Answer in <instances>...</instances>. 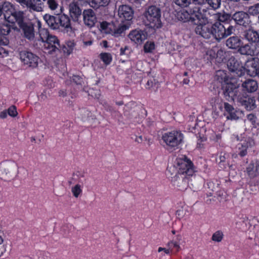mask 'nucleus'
Returning a JSON list of instances; mask_svg holds the SVG:
<instances>
[{"instance_id": "nucleus-1", "label": "nucleus", "mask_w": 259, "mask_h": 259, "mask_svg": "<svg viewBox=\"0 0 259 259\" xmlns=\"http://www.w3.org/2000/svg\"><path fill=\"white\" fill-rule=\"evenodd\" d=\"M222 89L227 100L232 101L236 100L237 102L247 110H252L256 108L255 98L240 95L237 85L232 83H227L223 85Z\"/></svg>"}, {"instance_id": "nucleus-2", "label": "nucleus", "mask_w": 259, "mask_h": 259, "mask_svg": "<svg viewBox=\"0 0 259 259\" xmlns=\"http://www.w3.org/2000/svg\"><path fill=\"white\" fill-rule=\"evenodd\" d=\"M38 27L40 28V26ZM39 40L44 44V50L46 53L53 54L61 49V47L58 38L56 36L50 34L47 29H39Z\"/></svg>"}, {"instance_id": "nucleus-3", "label": "nucleus", "mask_w": 259, "mask_h": 259, "mask_svg": "<svg viewBox=\"0 0 259 259\" xmlns=\"http://www.w3.org/2000/svg\"><path fill=\"white\" fill-rule=\"evenodd\" d=\"M163 147L169 152H172L179 148L184 140V135L180 131H172L168 132L162 136Z\"/></svg>"}, {"instance_id": "nucleus-4", "label": "nucleus", "mask_w": 259, "mask_h": 259, "mask_svg": "<svg viewBox=\"0 0 259 259\" xmlns=\"http://www.w3.org/2000/svg\"><path fill=\"white\" fill-rule=\"evenodd\" d=\"M18 173L17 163L11 160H7L0 163V179L5 181L14 179Z\"/></svg>"}, {"instance_id": "nucleus-5", "label": "nucleus", "mask_w": 259, "mask_h": 259, "mask_svg": "<svg viewBox=\"0 0 259 259\" xmlns=\"http://www.w3.org/2000/svg\"><path fill=\"white\" fill-rule=\"evenodd\" d=\"M144 17L145 25L153 28L161 27V10L159 8L155 6L149 7L144 13Z\"/></svg>"}, {"instance_id": "nucleus-6", "label": "nucleus", "mask_w": 259, "mask_h": 259, "mask_svg": "<svg viewBox=\"0 0 259 259\" xmlns=\"http://www.w3.org/2000/svg\"><path fill=\"white\" fill-rule=\"evenodd\" d=\"M167 175L170 177L172 185L179 190L185 191L187 189L188 186L189 177L175 173V167L174 166L167 169Z\"/></svg>"}, {"instance_id": "nucleus-7", "label": "nucleus", "mask_w": 259, "mask_h": 259, "mask_svg": "<svg viewBox=\"0 0 259 259\" xmlns=\"http://www.w3.org/2000/svg\"><path fill=\"white\" fill-rule=\"evenodd\" d=\"M211 26L212 36L218 41L231 35L235 31L232 25L225 26L219 22H215Z\"/></svg>"}, {"instance_id": "nucleus-8", "label": "nucleus", "mask_w": 259, "mask_h": 259, "mask_svg": "<svg viewBox=\"0 0 259 259\" xmlns=\"http://www.w3.org/2000/svg\"><path fill=\"white\" fill-rule=\"evenodd\" d=\"M175 173L185 175L187 177L192 176L194 173L193 164L192 161L186 156H182L177 160V167Z\"/></svg>"}, {"instance_id": "nucleus-9", "label": "nucleus", "mask_w": 259, "mask_h": 259, "mask_svg": "<svg viewBox=\"0 0 259 259\" xmlns=\"http://www.w3.org/2000/svg\"><path fill=\"white\" fill-rule=\"evenodd\" d=\"M5 20L13 24L17 23L20 26L26 22L25 13L22 11L17 10L15 6L10 3Z\"/></svg>"}, {"instance_id": "nucleus-10", "label": "nucleus", "mask_w": 259, "mask_h": 259, "mask_svg": "<svg viewBox=\"0 0 259 259\" xmlns=\"http://www.w3.org/2000/svg\"><path fill=\"white\" fill-rule=\"evenodd\" d=\"M11 31L10 25L7 23L0 25V57H5L9 55L8 51L1 46H7L9 43V39L8 36Z\"/></svg>"}, {"instance_id": "nucleus-11", "label": "nucleus", "mask_w": 259, "mask_h": 259, "mask_svg": "<svg viewBox=\"0 0 259 259\" xmlns=\"http://www.w3.org/2000/svg\"><path fill=\"white\" fill-rule=\"evenodd\" d=\"M227 67L234 76L240 77L245 74V68L241 62L234 56H232L229 59Z\"/></svg>"}, {"instance_id": "nucleus-12", "label": "nucleus", "mask_w": 259, "mask_h": 259, "mask_svg": "<svg viewBox=\"0 0 259 259\" xmlns=\"http://www.w3.org/2000/svg\"><path fill=\"white\" fill-rule=\"evenodd\" d=\"M19 56L21 61L28 67L34 68L37 66L39 58L32 53L22 50L19 52Z\"/></svg>"}, {"instance_id": "nucleus-13", "label": "nucleus", "mask_w": 259, "mask_h": 259, "mask_svg": "<svg viewBox=\"0 0 259 259\" xmlns=\"http://www.w3.org/2000/svg\"><path fill=\"white\" fill-rule=\"evenodd\" d=\"M238 52L242 55L258 56L259 46L249 42L245 45L242 44L238 48Z\"/></svg>"}, {"instance_id": "nucleus-14", "label": "nucleus", "mask_w": 259, "mask_h": 259, "mask_svg": "<svg viewBox=\"0 0 259 259\" xmlns=\"http://www.w3.org/2000/svg\"><path fill=\"white\" fill-rule=\"evenodd\" d=\"M134 15L133 9L127 5L120 6L118 9V16L121 22L126 21L128 22L132 20Z\"/></svg>"}, {"instance_id": "nucleus-15", "label": "nucleus", "mask_w": 259, "mask_h": 259, "mask_svg": "<svg viewBox=\"0 0 259 259\" xmlns=\"http://www.w3.org/2000/svg\"><path fill=\"white\" fill-rule=\"evenodd\" d=\"M189 13L190 14V22L194 24L197 25L207 20L199 7H196L193 9H190Z\"/></svg>"}, {"instance_id": "nucleus-16", "label": "nucleus", "mask_w": 259, "mask_h": 259, "mask_svg": "<svg viewBox=\"0 0 259 259\" xmlns=\"http://www.w3.org/2000/svg\"><path fill=\"white\" fill-rule=\"evenodd\" d=\"M212 26L211 24L200 23L195 28L196 33L205 39H209L212 36Z\"/></svg>"}, {"instance_id": "nucleus-17", "label": "nucleus", "mask_w": 259, "mask_h": 259, "mask_svg": "<svg viewBox=\"0 0 259 259\" xmlns=\"http://www.w3.org/2000/svg\"><path fill=\"white\" fill-rule=\"evenodd\" d=\"M96 113V110H89L83 109L80 111L78 118L83 122L90 124L94 123L97 119Z\"/></svg>"}, {"instance_id": "nucleus-18", "label": "nucleus", "mask_w": 259, "mask_h": 259, "mask_svg": "<svg viewBox=\"0 0 259 259\" xmlns=\"http://www.w3.org/2000/svg\"><path fill=\"white\" fill-rule=\"evenodd\" d=\"M232 21H234L237 24L246 27L250 22L249 15L243 11H238L232 15Z\"/></svg>"}, {"instance_id": "nucleus-19", "label": "nucleus", "mask_w": 259, "mask_h": 259, "mask_svg": "<svg viewBox=\"0 0 259 259\" xmlns=\"http://www.w3.org/2000/svg\"><path fill=\"white\" fill-rule=\"evenodd\" d=\"M19 27L22 29L24 36L29 40H33L35 37L34 24L29 21H26Z\"/></svg>"}, {"instance_id": "nucleus-20", "label": "nucleus", "mask_w": 259, "mask_h": 259, "mask_svg": "<svg viewBox=\"0 0 259 259\" xmlns=\"http://www.w3.org/2000/svg\"><path fill=\"white\" fill-rule=\"evenodd\" d=\"M243 36L249 42L259 46V31L250 27L244 31Z\"/></svg>"}, {"instance_id": "nucleus-21", "label": "nucleus", "mask_w": 259, "mask_h": 259, "mask_svg": "<svg viewBox=\"0 0 259 259\" xmlns=\"http://www.w3.org/2000/svg\"><path fill=\"white\" fill-rule=\"evenodd\" d=\"M84 24L89 27H92L97 22V18L94 11L88 9L84 10L82 12Z\"/></svg>"}, {"instance_id": "nucleus-22", "label": "nucleus", "mask_w": 259, "mask_h": 259, "mask_svg": "<svg viewBox=\"0 0 259 259\" xmlns=\"http://www.w3.org/2000/svg\"><path fill=\"white\" fill-rule=\"evenodd\" d=\"M147 33L142 30L135 29L128 34L130 39L137 44H141L147 39Z\"/></svg>"}, {"instance_id": "nucleus-23", "label": "nucleus", "mask_w": 259, "mask_h": 259, "mask_svg": "<svg viewBox=\"0 0 259 259\" xmlns=\"http://www.w3.org/2000/svg\"><path fill=\"white\" fill-rule=\"evenodd\" d=\"M245 71L251 76H258L259 77V63L254 59L248 61L246 64Z\"/></svg>"}, {"instance_id": "nucleus-24", "label": "nucleus", "mask_w": 259, "mask_h": 259, "mask_svg": "<svg viewBox=\"0 0 259 259\" xmlns=\"http://www.w3.org/2000/svg\"><path fill=\"white\" fill-rule=\"evenodd\" d=\"M246 172L250 180H256V183H259V165L257 162L248 164L246 167Z\"/></svg>"}, {"instance_id": "nucleus-25", "label": "nucleus", "mask_w": 259, "mask_h": 259, "mask_svg": "<svg viewBox=\"0 0 259 259\" xmlns=\"http://www.w3.org/2000/svg\"><path fill=\"white\" fill-rule=\"evenodd\" d=\"M30 10L41 12L44 10V3L41 0H28L24 5Z\"/></svg>"}, {"instance_id": "nucleus-26", "label": "nucleus", "mask_w": 259, "mask_h": 259, "mask_svg": "<svg viewBox=\"0 0 259 259\" xmlns=\"http://www.w3.org/2000/svg\"><path fill=\"white\" fill-rule=\"evenodd\" d=\"M242 87L245 91L252 93L257 90L258 83L256 80L253 79H248L242 82Z\"/></svg>"}, {"instance_id": "nucleus-27", "label": "nucleus", "mask_w": 259, "mask_h": 259, "mask_svg": "<svg viewBox=\"0 0 259 259\" xmlns=\"http://www.w3.org/2000/svg\"><path fill=\"white\" fill-rule=\"evenodd\" d=\"M69 12L72 19L75 22L78 21L82 14L81 9L74 3H70L69 5Z\"/></svg>"}, {"instance_id": "nucleus-28", "label": "nucleus", "mask_w": 259, "mask_h": 259, "mask_svg": "<svg viewBox=\"0 0 259 259\" xmlns=\"http://www.w3.org/2000/svg\"><path fill=\"white\" fill-rule=\"evenodd\" d=\"M58 25L59 29H60V27L66 29L67 31H69V30H71L72 29L70 19L69 17L66 14L58 16Z\"/></svg>"}, {"instance_id": "nucleus-29", "label": "nucleus", "mask_w": 259, "mask_h": 259, "mask_svg": "<svg viewBox=\"0 0 259 259\" xmlns=\"http://www.w3.org/2000/svg\"><path fill=\"white\" fill-rule=\"evenodd\" d=\"M58 16H55L50 14H46L44 16V19L51 28L57 30L59 29Z\"/></svg>"}, {"instance_id": "nucleus-30", "label": "nucleus", "mask_w": 259, "mask_h": 259, "mask_svg": "<svg viewBox=\"0 0 259 259\" xmlns=\"http://www.w3.org/2000/svg\"><path fill=\"white\" fill-rule=\"evenodd\" d=\"M242 41L238 36H233L228 38L226 41V46L232 49H237L242 44Z\"/></svg>"}, {"instance_id": "nucleus-31", "label": "nucleus", "mask_w": 259, "mask_h": 259, "mask_svg": "<svg viewBox=\"0 0 259 259\" xmlns=\"http://www.w3.org/2000/svg\"><path fill=\"white\" fill-rule=\"evenodd\" d=\"M224 107L225 111L229 114L227 117L228 119L236 120L239 118L237 115V112L231 105L227 102H224Z\"/></svg>"}, {"instance_id": "nucleus-32", "label": "nucleus", "mask_w": 259, "mask_h": 259, "mask_svg": "<svg viewBox=\"0 0 259 259\" xmlns=\"http://www.w3.org/2000/svg\"><path fill=\"white\" fill-rule=\"evenodd\" d=\"M130 24H122L118 26H113L111 32H113V34L115 37H118L125 30L128 29Z\"/></svg>"}, {"instance_id": "nucleus-33", "label": "nucleus", "mask_w": 259, "mask_h": 259, "mask_svg": "<svg viewBox=\"0 0 259 259\" xmlns=\"http://www.w3.org/2000/svg\"><path fill=\"white\" fill-rule=\"evenodd\" d=\"M218 22H223L225 24V26L228 25L232 21V15L225 12L219 13L217 14Z\"/></svg>"}, {"instance_id": "nucleus-34", "label": "nucleus", "mask_w": 259, "mask_h": 259, "mask_svg": "<svg viewBox=\"0 0 259 259\" xmlns=\"http://www.w3.org/2000/svg\"><path fill=\"white\" fill-rule=\"evenodd\" d=\"M258 183H256V180H250L246 186L247 191L251 194L257 195L258 191V187L257 186Z\"/></svg>"}, {"instance_id": "nucleus-35", "label": "nucleus", "mask_w": 259, "mask_h": 259, "mask_svg": "<svg viewBox=\"0 0 259 259\" xmlns=\"http://www.w3.org/2000/svg\"><path fill=\"white\" fill-rule=\"evenodd\" d=\"M253 144V141L250 139H248L247 141H245L241 144V147H239V149L240 150L239 155L241 157L246 155L248 147L252 146Z\"/></svg>"}, {"instance_id": "nucleus-36", "label": "nucleus", "mask_w": 259, "mask_h": 259, "mask_svg": "<svg viewBox=\"0 0 259 259\" xmlns=\"http://www.w3.org/2000/svg\"><path fill=\"white\" fill-rule=\"evenodd\" d=\"M90 5L94 9H98L100 7H105L108 5L110 0H90Z\"/></svg>"}, {"instance_id": "nucleus-37", "label": "nucleus", "mask_w": 259, "mask_h": 259, "mask_svg": "<svg viewBox=\"0 0 259 259\" xmlns=\"http://www.w3.org/2000/svg\"><path fill=\"white\" fill-rule=\"evenodd\" d=\"M10 5V2L8 1H5L0 3V18L3 16L5 20L6 19Z\"/></svg>"}, {"instance_id": "nucleus-38", "label": "nucleus", "mask_w": 259, "mask_h": 259, "mask_svg": "<svg viewBox=\"0 0 259 259\" xmlns=\"http://www.w3.org/2000/svg\"><path fill=\"white\" fill-rule=\"evenodd\" d=\"M12 249V243L9 241H6L5 243L2 245L0 244V256H1L5 252H10Z\"/></svg>"}, {"instance_id": "nucleus-39", "label": "nucleus", "mask_w": 259, "mask_h": 259, "mask_svg": "<svg viewBox=\"0 0 259 259\" xmlns=\"http://www.w3.org/2000/svg\"><path fill=\"white\" fill-rule=\"evenodd\" d=\"M207 3L213 10H217L220 7L221 0H204V3Z\"/></svg>"}, {"instance_id": "nucleus-40", "label": "nucleus", "mask_w": 259, "mask_h": 259, "mask_svg": "<svg viewBox=\"0 0 259 259\" xmlns=\"http://www.w3.org/2000/svg\"><path fill=\"white\" fill-rule=\"evenodd\" d=\"M71 192L73 196L75 198H78L82 193V189L81 186L79 184H76L71 188Z\"/></svg>"}, {"instance_id": "nucleus-41", "label": "nucleus", "mask_w": 259, "mask_h": 259, "mask_svg": "<svg viewBox=\"0 0 259 259\" xmlns=\"http://www.w3.org/2000/svg\"><path fill=\"white\" fill-rule=\"evenodd\" d=\"M223 236V233L221 231H218L212 234L211 239L214 242H220L222 240Z\"/></svg>"}, {"instance_id": "nucleus-42", "label": "nucleus", "mask_w": 259, "mask_h": 259, "mask_svg": "<svg viewBox=\"0 0 259 259\" xmlns=\"http://www.w3.org/2000/svg\"><path fill=\"white\" fill-rule=\"evenodd\" d=\"M101 59L106 65L110 63L112 60V57L110 54L107 53H102L100 54Z\"/></svg>"}, {"instance_id": "nucleus-43", "label": "nucleus", "mask_w": 259, "mask_h": 259, "mask_svg": "<svg viewBox=\"0 0 259 259\" xmlns=\"http://www.w3.org/2000/svg\"><path fill=\"white\" fill-rule=\"evenodd\" d=\"M49 8L51 10H55L59 7L58 2L57 0H46Z\"/></svg>"}, {"instance_id": "nucleus-44", "label": "nucleus", "mask_w": 259, "mask_h": 259, "mask_svg": "<svg viewBox=\"0 0 259 259\" xmlns=\"http://www.w3.org/2000/svg\"><path fill=\"white\" fill-rule=\"evenodd\" d=\"M144 49L146 53L151 52L155 49V45L153 42H147L144 46Z\"/></svg>"}, {"instance_id": "nucleus-45", "label": "nucleus", "mask_w": 259, "mask_h": 259, "mask_svg": "<svg viewBox=\"0 0 259 259\" xmlns=\"http://www.w3.org/2000/svg\"><path fill=\"white\" fill-rule=\"evenodd\" d=\"M173 2L182 7H187L190 5L189 0H173Z\"/></svg>"}, {"instance_id": "nucleus-46", "label": "nucleus", "mask_w": 259, "mask_h": 259, "mask_svg": "<svg viewBox=\"0 0 259 259\" xmlns=\"http://www.w3.org/2000/svg\"><path fill=\"white\" fill-rule=\"evenodd\" d=\"M249 12L250 14L255 15L259 14V4H255L249 8Z\"/></svg>"}, {"instance_id": "nucleus-47", "label": "nucleus", "mask_w": 259, "mask_h": 259, "mask_svg": "<svg viewBox=\"0 0 259 259\" xmlns=\"http://www.w3.org/2000/svg\"><path fill=\"white\" fill-rule=\"evenodd\" d=\"M226 77V73L223 71L218 70L216 72L215 77L220 82L225 80Z\"/></svg>"}, {"instance_id": "nucleus-48", "label": "nucleus", "mask_w": 259, "mask_h": 259, "mask_svg": "<svg viewBox=\"0 0 259 259\" xmlns=\"http://www.w3.org/2000/svg\"><path fill=\"white\" fill-rule=\"evenodd\" d=\"M189 12V9L188 10L183 11L181 12L180 14V18L184 21H190V14Z\"/></svg>"}, {"instance_id": "nucleus-49", "label": "nucleus", "mask_w": 259, "mask_h": 259, "mask_svg": "<svg viewBox=\"0 0 259 259\" xmlns=\"http://www.w3.org/2000/svg\"><path fill=\"white\" fill-rule=\"evenodd\" d=\"M7 112L10 116L13 117H16L18 114L16 107L14 105L10 106L8 108Z\"/></svg>"}, {"instance_id": "nucleus-50", "label": "nucleus", "mask_w": 259, "mask_h": 259, "mask_svg": "<svg viewBox=\"0 0 259 259\" xmlns=\"http://www.w3.org/2000/svg\"><path fill=\"white\" fill-rule=\"evenodd\" d=\"M72 79L76 84L82 85L84 84L82 78L78 75H73Z\"/></svg>"}, {"instance_id": "nucleus-51", "label": "nucleus", "mask_w": 259, "mask_h": 259, "mask_svg": "<svg viewBox=\"0 0 259 259\" xmlns=\"http://www.w3.org/2000/svg\"><path fill=\"white\" fill-rule=\"evenodd\" d=\"M66 46L68 48V50L67 52V55H68L72 53V50L75 46V44L73 41H69L66 43Z\"/></svg>"}, {"instance_id": "nucleus-52", "label": "nucleus", "mask_w": 259, "mask_h": 259, "mask_svg": "<svg viewBox=\"0 0 259 259\" xmlns=\"http://www.w3.org/2000/svg\"><path fill=\"white\" fill-rule=\"evenodd\" d=\"M219 102V99L218 97L212 98L209 102L212 108H215L217 104Z\"/></svg>"}, {"instance_id": "nucleus-53", "label": "nucleus", "mask_w": 259, "mask_h": 259, "mask_svg": "<svg viewBox=\"0 0 259 259\" xmlns=\"http://www.w3.org/2000/svg\"><path fill=\"white\" fill-rule=\"evenodd\" d=\"M90 94L92 97L98 99H99L101 95L100 91L99 90L91 91Z\"/></svg>"}, {"instance_id": "nucleus-54", "label": "nucleus", "mask_w": 259, "mask_h": 259, "mask_svg": "<svg viewBox=\"0 0 259 259\" xmlns=\"http://www.w3.org/2000/svg\"><path fill=\"white\" fill-rule=\"evenodd\" d=\"M112 26H107L106 22H103L101 24V27L103 29L107 30V31L110 32H111Z\"/></svg>"}, {"instance_id": "nucleus-55", "label": "nucleus", "mask_w": 259, "mask_h": 259, "mask_svg": "<svg viewBox=\"0 0 259 259\" xmlns=\"http://www.w3.org/2000/svg\"><path fill=\"white\" fill-rule=\"evenodd\" d=\"M190 5L191 4L196 5H202L204 4V0H189Z\"/></svg>"}, {"instance_id": "nucleus-56", "label": "nucleus", "mask_w": 259, "mask_h": 259, "mask_svg": "<svg viewBox=\"0 0 259 259\" xmlns=\"http://www.w3.org/2000/svg\"><path fill=\"white\" fill-rule=\"evenodd\" d=\"M185 214V211L182 208L178 209L176 211V215L179 219H181V218H182L183 217H184Z\"/></svg>"}, {"instance_id": "nucleus-57", "label": "nucleus", "mask_w": 259, "mask_h": 259, "mask_svg": "<svg viewBox=\"0 0 259 259\" xmlns=\"http://www.w3.org/2000/svg\"><path fill=\"white\" fill-rule=\"evenodd\" d=\"M133 139H134V141L138 144H141L143 142L144 139L142 136H135V138L134 139L133 137L132 138Z\"/></svg>"}, {"instance_id": "nucleus-58", "label": "nucleus", "mask_w": 259, "mask_h": 259, "mask_svg": "<svg viewBox=\"0 0 259 259\" xmlns=\"http://www.w3.org/2000/svg\"><path fill=\"white\" fill-rule=\"evenodd\" d=\"M168 245L170 247H175L177 249V250H178V249H179L180 248V246L178 244V243L176 242H173V241H171L170 242H169L168 243Z\"/></svg>"}, {"instance_id": "nucleus-59", "label": "nucleus", "mask_w": 259, "mask_h": 259, "mask_svg": "<svg viewBox=\"0 0 259 259\" xmlns=\"http://www.w3.org/2000/svg\"><path fill=\"white\" fill-rule=\"evenodd\" d=\"M155 83V80L154 79H152L148 80L147 82V88L148 89L151 88L153 86V84Z\"/></svg>"}, {"instance_id": "nucleus-60", "label": "nucleus", "mask_w": 259, "mask_h": 259, "mask_svg": "<svg viewBox=\"0 0 259 259\" xmlns=\"http://www.w3.org/2000/svg\"><path fill=\"white\" fill-rule=\"evenodd\" d=\"M247 119L251 121L252 123L255 122V117L254 115L252 114H249L247 115Z\"/></svg>"}, {"instance_id": "nucleus-61", "label": "nucleus", "mask_w": 259, "mask_h": 259, "mask_svg": "<svg viewBox=\"0 0 259 259\" xmlns=\"http://www.w3.org/2000/svg\"><path fill=\"white\" fill-rule=\"evenodd\" d=\"M226 154H224L223 155H222V154L220 155V157H219V160H217V161H219V162L221 163L222 162H224L226 159Z\"/></svg>"}, {"instance_id": "nucleus-62", "label": "nucleus", "mask_w": 259, "mask_h": 259, "mask_svg": "<svg viewBox=\"0 0 259 259\" xmlns=\"http://www.w3.org/2000/svg\"><path fill=\"white\" fill-rule=\"evenodd\" d=\"M106 110L111 113H116L117 112L116 110H115L113 107L109 105L107 106Z\"/></svg>"}, {"instance_id": "nucleus-63", "label": "nucleus", "mask_w": 259, "mask_h": 259, "mask_svg": "<svg viewBox=\"0 0 259 259\" xmlns=\"http://www.w3.org/2000/svg\"><path fill=\"white\" fill-rule=\"evenodd\" d=\"M59 96L62 97H64L67 95V92L66 90H60L59 92Z\"/></svg>"}, {"instance_id": "nucleus-64", "label": "nucleus", "mask_w": 259, "mask_h": 259, "mask_svg": "<svg viewBox=\"0 0 259 259\" xmlns=\"http://www.w3.org/2000/svg\"><path fill=\"white\" fill-rule=\"evenodd\" d=\"M158 251V252H160L161 251H163L166 254H168L169 253V249H166L165 248H162V247H159Z\"/></svg>"}]
</instances>
